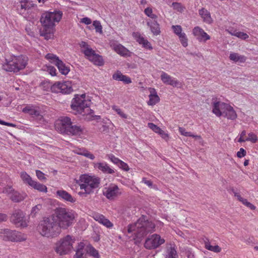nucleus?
Wrapping results in <instances>:
<instances>
[{
    "mask_svg": "<svg viewBox=\"0 0 258 258\" xmlns=\"http://www.w3.org/2000/svg\"><path fill=\"white\" fill-rule=\"evenodd\" d=\"M149 100L148 102V104L149 105H154L156 103L159 102L160 101V98L158 96V95H149Z\"/></svg>",
    "mask_w": 258,
    "mask_h": 258,
    "instance_id": "obj_38",
    "label": "nucleus"
},
{
    "mask_svg": "<svg viewBox=\"0 0 258 258\" xmlns=\"http://www.w3.org/2000/svg\"><path fill=\"white\" fill-rule=\"evenodd\" d=\"M155 230V225L147 218L146 216L142 215L136 222L130 224L127 227V233H134L135 239L141 241L148 233H151Z\"/></svg>",
    "mask_w": 258,
    "mask_h": 258,
    "instance_id": "obj_3",
    "label": "nucleus"
},
{
    "mask_svg": "<svg viewBox=\"0 0 258 258\" xmlns=\"http://www.w3.org/2000/svg\"><path fill=\"white\" fill-rule=\"evenodd\" d=\"M3 65V69L8 72H15L16 69V62L15 60L8 61Z\"/></svg>",
    "mask_w": 258,
    "mask_h": 258,
    "instance_id": "obj_31",
    "label": "nucleus"
},
{
    "mask_svg": "<svg viewBox=\"0 0 258 258\" xmlns=\"http://www.w3.org/2000/svg\"><path fill=\"white\" fill-rule=\"evenodd\" d=\"M30 186L40 192H46L47 191V187L45 185L37 182L34 180Z\"/></svg>",
    "mask_w": 258,
    "mask_h": 258,
    "instance_id": "obj_33",
    "label": "nucleus"
},
{
    "mask_svg": "<svg viewBox=\"0 0 258 258\" xmlns=\"http://www.w3.org/2000/svg\"><path fill=\"white\" fill-rule=\"evenodd\" d=\"M4 192L6 193L9 195V197L12 199L13 201H16V196H15V192L11 186L6 187L4 190Z\"/></svg>",
    "mask_w": 258,
    "mask_h": 258,
    "instance_id": "obj_36",
    "label": "nucleus"
},
{
    "mask_svg": "<svg viewBox=\"0 0 258 258\" xmlns=\"http://www.w3.org/2000/svg\"><path fill=\"white\" fill-rule=\"evenodd\" d=\"M147 24L150 27L151 32L154 35H158L160 33L159 24L156 20H150L147 22Z\"/></svg>",
    "mask_w": 258,
    "mask_h": 258,
    "instance_id": "obj_26",
    "label": "nucleus"
},
{
    "mask_svg": "<svg viewBox=\"0 0 258 258\" xmlns=\"http://www.w3.org/2000/svg\"><path fill=\"white\" fill-rule=\"evenodd\" d=\"M79 154L83 155L91 160H93L95 158L94 155L88 151H83V152L79 153Z\"/></svg>",
    "mask_w": 258,
    "mask_h": 258,
    "instance_id": "obj_50",
    "label": "nucleus"
},
{
    "mask_svg": "<svg viewBox=\"0 0 258 258\" xmlns=\"http://www.w3.org/2000/svg\"><path fill=\"white\" fill-rule=\"evenodd\" d=\"M137 41L140 44L142 45L143 47H144L145 48L149 50H152L153 49L151 43L149 41H148V40L145 39L144 37L139 36Z\"/></svg>",
    "mask_w": 258,
    "mask_h": 258,
    "instance_id": "obj_32",
    "label": "nucleus"
},
{
    "mask_svg": "<svg viewBox=\"0 0 258 258\" xmlns=\"http://www.w3.org/2000/svg\"><path fill=\"white\" fill-rule=\"evenodd\" d=\"M229 58L235 62L243 63L246 61V57L244 55H239L237 53H232L230 54Z\"/></svg>",
    "mask_w": 258,
    "mask_h": 258,
    "instance_id": "obj_29",
    "label": "nucleus"
},
{
    "mask_svg": "<svg viewBox=\"0 0 258 258\" xmlns=\"http://www.w3.org/2000/svg\"><path fill=\"white\" fill-rule=\"evenodd\" d=\"M142 182L147 185L149 187H152L153 185L152 182L150 180H147L146 178H143Z\"/></svg>",
    "mask_w": 258,
    "mask_h": 258,
    "instance_id": "obj_64",
    "label": "nucleus"
},
{
    "mask_svg": "<svg viewBox=\"0 0 258 258\" xmlns=\"http://www.w3.org/2000/svg\"><path fill=\"white\" fill-rule=\"evenodd\" d=\"M199 13L205 22L208 24H211L212 22L210 13L208 10L202 8L199 10Z\"/></svg>",
    "mask_w": 258,
    "mask_h": 258,
    "instance_id": "obj_27",
    "label": "nucleus"
},
{
    "mask_svg": "<svg viewBox=\"0 0 258 258\" xmlns=\"http://www.w3.org/2000/svg\"><path fill=\"white\" fill-rule=\"evenodd\" d=\"M222 116L231 120H235L237 117V114L233 108L227 103L224 111H223Z\"/></svg>",
    "mask_w": 258,
    "mask_h": 258,
    "instance_id": "obj_16",
    "label": "nucleus"
},
{
    "mask_svg": "<svg viewBox=\"0 0 258 258\" xmlns=\"http://www.w3.org/2000/svg\"><path fill=\"white\" fill-rule=\"evenodd\" d=\"M60 121V128L62 133L72 136H80L82 134L83 128L80 125L73 124L70 117H63Z\"/></svg>",
    "mask_w": 258,
    "mask_h": 258,
    "instance_id": "obj_8",
    "label": "nucleus"
},
{
    "mask_svg": "<svg viewBox=\"0 0 258 258\" xmlns=\"http://www.w3.org/2000/svg\"><path fill=\"white\" fill-rule=\"evenodd\" d=\"M85 94L81 95H76L73 99L71 107L76 115H80L81 119L90 121L93 119H100V116L94 115V112L90 108V100L85 99Z\"/></svg>",
    "mask_w": 258,
    "mask_h": 258,
    "instance_id": "obj_1",
    "label": "nucleus"
},
{
    "mask_svg": "<svg viewBox=\"0 0 258 258\" xmlns=\"http://www.w3.org/2000/svg\"><path fill=\"white\" fill-rule=\"evenodd\" d=\"M192 33L200 41L206 42L210 39V36L199 26L193 29Z\"/></svg>",
    "mask_w": 258,
    "mask_h": 258,
    "instance_id": "obj_14",
    "label": "nucleus"
},
{
    "mask_svg": "<svg viewBox=\"0 0 258 258\" xmlns=\"http://www.w3.org/2000/svg\"><path fill=\"white\" fill-rule=\"evenodd\" d=\"M121 190L118 186L115 184L111 183L108 186L104 188L103 195L108 200H113L120 196Z\"/></svg>",
    "mask_w": 258,
    "mask_h": 258,
    "instance_id": "obj_11",
    "label": "nucleus"
},
{
    "mask_svg": "<svg viewBox=\"0 0 258 258\" xmlns=\"http://www.w3.org/2000/svg\"><path fill=\"white\" fill-rule=\"evenodd\" d=\"M40 86L42 87L43 89L45 91H48V89L51 88L50 83L47 82H43L40 84Z\"/></svg>",
    "mask_w": 258,
    "mask_h": 258,
    "instance_id": "obj_55",
    "label": "nucleus"
},
{
    "mask_svg": "<svg viewBox=\"0 0 258 258\" xmlns=\"http://www.w3.org/2000/svg\"><path fill=\"white\" fill-rule=\"evenodd\" d=\"M17 228H23L28 226V218L21 210L17 211Z\"/></svg>",
    "mask_w": 258,
    "mask_h": 258,
    "instance_id": "obj_19",
    "label": "nucleus"
},
{
    "mask_svg": "<svg viewBox=\"0 0 258 258\" xmlns=\"http://www.w3.org/2000/svg\"><path fill=\"white\" fill-rule=\"evenodd\" d=\"M178 37L182 45L184 47H186L188 45V39L186 34L182 33V34L179 35Z\"/></svg>",
    "mask_w": 258,
    "mask_h": 258,
    "instance_id": "obj_42",
    "label": "nucleus"
},
{
    "mask_svg": "<svg viewBox=\"0 0 258 258\" xmlns=\"http://www.w3.org/2000/svg\"><path fill=\"white\" fill-rule=\"evenodd\" d=\"M112 78L113 79L116 81H122L123 83L127 84H130L132 82L131 78L125 75H123L119 71H116L112 75Z\"/></svg>",
    "mask_w": 258,
    "mask_h": 258,
    "instance_id": "obj_25",
    "label": "nucleus"
},
{
    "mask_svg": "<svg viewBox=\"0 0 258 258\" xmlns=\"http://www.w3.org/2000/svg\"><path fill=\"white\" fill-rule=\"evenodd\" d=\"M83 52L89 60H90L92 57L94 56L96 53L95 51L90 47H87L86 49H84Z\"/></svg>",
    "mask_w": 258,
    "mask_h": 258,
    "instance_id": "obj_40",
    "label": "nucleus"
},
{
    "mask_svg": "<svg viewBox=\"0 0 258 258\" xmlns=\"http://www.w3.org/2000/svg\"><path fill=\"white\" fill-rule=\"evenodd\" d=\"M90 60L93 61L95 64L97 66H101L103 64V60L102 57L96 53L95 54L94 56L91 58Z\"/></svg>",
    "mask_w": 258,
    "mask_h": 258,
    "instance_id": "obj_35",
    "label": "nucleus"
},
{
    "mask_svg": "<svg viewBox=\"0 0 258 258\" xmlns=\"http://www.w3.org/2000/svg\"><path fill=\"white\" fill-rule=\"evenodd\" d=\"M94 167L101 171L105 174H113L115 172L114 170L108 166L105 162L94 163Z\"/></svg>",
    "mask_w": 258,
    "mask_h": 258,
    "instance_id": "obj_20",
    "label": "nucleus"
},
{
    "mask_svg": "<svg viewBox=\"0 0 258 258\" xmlns=\"http://www.w3.org/2000/svg\"><path fill=\"white\" fill-rule=\"evenodd\" d=\"M75 242V238L67 235L56 242L54 250L59 255L67 254L73 249V245Z\"/></svg>",
    "mask_w": 258,
    "mask_h": 258,
    "instance_id": "obj_7",
    "label": "nucleus"
},
{
    "mask_svg": "<svg viewBox=\"0 0 258 258\" xmlns=\"http://www.w3.org/2000/svg\"><path fill=\"white\" fill-rule=\"evenodd\" d=\"M109 159L110 160L114 163V164L116 165H118L120 160H119L118 158L115 157L113 155H110L109 156Z\"/></svg>",
    "mask_w": 258,
    "mask_h": 258,
    "instance_id": "obj_58",
    "label": "nucleus"
},
{
    "mask_svg": "<svg viewBox=\"0 0 258 258\" xmlns=\"http://www.w3.org/2000/svg\"><path fill=\"white\" fill-rule=\"evenodd\" d=\"M47 71L48 73L52 76L56 75V69L55 68L51 66H47Z\"/></svg>",
    "mask_w": 258,
    "mask_h": 258,
    "instance_id": "obj_52",
    "label": "nucleus"
},
{
    "mask_svg": "<svg viewBox=\"0 0 258 258\" xmlns=\"http://www.w3.org/2000/svg\"><path fill=\"white\" fill-rule=\"evenodd\" d=\"M93 25L94 26L96 32H98L100 34H102L103 33L102 27L99 21H94L93 23Z\"/></svg>",
    "mask_w": 258,
    "mask_h": 258,
    "instance_id": "obj_43",
    "label": "nucleus"
},
{
    "mask_svg": "<svg viewBox=\"0 0 258 258\" xmlns=\"http://www.w3.org/2000/svg\"><path fill=\"white\" fill-rule=\"evenodd\" d=\"M206 239L207 241H205V247L206 249L215 252H220L221 251V247H220L218 245H211L209 241V240L207 238Z\"/></svg>",
    "mask_w": 258,
    "mask_h": 258,
    "instance_id": "obj_34",
    "label": "nucleus"
},
{
    "mask_svg": "<svg viewBox=\"0 0 258 258\" xmlns=\"http://www.w3.org/2000/svg\"><path fill=\"white\" fill-rule=\"evenodd\" d=\"M50 90L53 93H61L62 94H70L73 92L72 82L64 81L62 83L57 82L51 85Z\"/></svg>",
    "mask_w": 258,
    "mask_h": 258,
    "instance_id": "obj_9",
    "label": "nucleus"
},
{
    "mask_svg": "<svg viewBox=\"0 0 258 258\" xmlns=\"http://www.w3.org/2000/svg\"><path fill=\"white\" fill-rule=\"evenodd\" d=\"M55 66L57 67L59 71L62 75H67L70 71V68L67 66L60 59L56 62Z\"/></svg>",
    "mask_w": 258,
    "mask_h": 258,
    "instance_id": "obj_28",
    "label": "nucleus"
},
{
    "mask_svg": "<svg viewBox=\"0 0 258 258\" xmlns=\"http://www.w3.org/2000/svg\"><path fill=\"white\" fill-rule=\"evenodd\" d=\"M19 3L20 4L17 8V12L24 17L27 16L28 11L29 10L37 7V5L30 0H19Z\"/></svg>",
    "mask_w": 258,
    "mask_h": 258,
    "instance_id": "obj_13",
    "label": "nucleus"
},
{
    "mask_svg": "<svg viewBox=\"0 0 258 258\" xmlns=\"http://www.w3.org/2000/svg\"><path fill=\"white\" fill-rule=\"evenodd\" d=\"M55 222L61 228L66 229L72 225L74 219V214L70 210L62 207L56 208L51 215Z\"/></svg>",
    "mask_w": 258,
    "mask_h": 258,
    "instance_id": "obj_4",
    "label": "nucleus"
},
{
    "mask_svg": "<svg viewBox=\"0 0 258 258\" xmlns=\"http://www.w3.org/2000/svg\"><path fill=\"white\" fill-rule=\"evenodd\" d=\"M57 196L60 199L71 203H74L76 201L74 199L69 192L64 190H58L56 191Z\"/></svg>",
    "mask_w": 258,
    "mask_h": 258,
    "instance_id": "obj_23",
    "label": "nucleus"
},
{
    "mask_svg": "<svg viewBox=\"0 0 258 258\" xmlns=\"http://www.w3.org/2000/svg\"><path fill=\"white\" fill-rule=\"evenodd\" d=\"M88 252L91 255L94 256L95 258H99V254L98 252V251L95 249L94 247H93L92 246H90L89 247V250Z\"/></svg>",
    "mask_w": 258,
    "mask_h": 258,
    "instance_id": "obj_45",
    "label": "nucleus"
},
{
    "mask_svg": "<svg viewBox=\"0 0 258 258\" xmlns=\"http://www.w3.org/2000/svg\"><path fill=\"white\" fill-rule=\"evenodd\" d=\"M28 58L25 55L17 56V71L25 68L28 63Z\"/></svg>",
    "mask_w": 258,
    "mask_h": 258,
    "instance_id": "obj_24",
    "label": "nucleus"
},
{
    "mask_svg": "<svg viewBox=\"0 0 258 258\" xmlns=\"http://www.w3.org/2000/svg\"><path fill=\"white\" fill-rule=\"evenodd\" d=\"M165 242V240L161 238L157 234H154L149 236L146 239L144 246L148 249H155Z\"/></svg>",
    "mask_w": 258,
    "mask_h": 258,
    "instance_id": "obj_10",
    "label": "nucleus"
},
{
    "mask_svg": "<svg viewBox=\"0 0 258 258\" xmlns=\"http://www.w3.org/2000/svg\"><path fill=\"white\" fill-rule=\"evenodd\" d=\"M246 152L243 148H240L239 151L237 153V156L238 158H242L246 155Z\"/></svg>",
    "mask_w": 258,
    "mask_h": 258,
    "instance_id": "obj_56",
    "label": "nucleus"
},
{
    "mask_svg": "<svg viewBox=\"0 0 258 258\" xmlns=\"http://www.w3.org/2000/svg\"><path fill=\"white\" fill-rule=\"evenodd\" d=\"M237 37L243 40H245L247 39L249 37V36L246 33L239 31Z\"/></svg>",
    "mask_w": 258,
    "mask_h": 258,
    "instance_id": "obj_59",
    "label": "nucleus"
},
{
    "mask_svg": "<svg viewBox=\"0 0 258 258\" xmlns=\"http://www.w3.org/2000/svg\"><path fill=\"white\" fill-rule=\"evenodd\" d=\"M172 5L173 7V9L177 10V11L182 12L183 11V8L181 4L176 2H173Z\"/></svg>",
    "mask_w": 258,
    "mask_h": 258,
    "instance_id": "obj_51",
    "label": "nucleus"
},
{
    "mask_svg": "<svg viewBox=\"0 0 258 258\" xmlns=\"http://www.w3.org/2000/svg\"><path fill=\"white\" fill-rule=\"evenodd\" d=\"M226 104V103L220 101L214 102L212 105V112L218 117L222 116Z\"/></svg>",
    "mask_w": 258,
    "mask_h": 258,
    "instance_id": "obj_18",
    "label": "nucleus"
},
{
    "mask_svg": "<svg viewBox=\"0 0 258 258\" xmlns=\"http://www.w3.org/2000/svg\"><path fill=\"white\" fill-rule=\"evenodd\" d=\"M111 46L116 53L120 55L123 56H130L129 50L121 44L113 43L111 44Z\"/></svg>",
    "mask_w": 258,
    "mask_h": 258,
    "instance_id": "obj_21",
    "label": "nucleus"
},
{
    "mask_svg": "<svg viewBox=\"0 0 258 258\" xmlns=\"http://www.w3.org/2000/svg\"><path fill=\"white\" fill-rule=\"evenodd\" d=\"M172 28L173 30L174 33L178 36L182 34V28L180 25H173Z\"/></svg>",
    "mask_w": 258,
    "mask_h": 258,
    "instance_id": "obj_47",
    "label": "nucleus"
},
{
    "mask_svg": "<svg viewBox=\"0 0 258 258\" xmlns=\"http://www.w3.org/2000/svg\"><path fill=\"white\" fill-rule=\"evenodd\" d=\"M118 166L124 171H128L130 169L128 165L121 160L120 161Z\"/></svg>",
    "mask_w": 258,
    "mask_h": 258,
    "instance_id": "obj_53",
    "label": "nucleus"
},
{
    "mask_svg": "<svg viewBox=\"0 0 258 258\" xmlns=\"http://www.w3.org/2000/svg\"><path fill=\"white\" fill-rule=\"evenodd\" d=\"M84 247L85 244L84 243L80 242L78 243L74 258H84Z\"/></svg>",
    "mask_w": 258,
    "mask_h": 258,
    "instance_id": "obj_30",
    "label": "nucleus"
},
{
    "mask_svg": "<svg viewBox=\"0 0 258 258\" xmlns=\"http://www.w3.org/2000/svg\"><path fill=\"white\" fill-rule=\"evenodd\" d=\"M17 111H22L25 113L29 114L32 117L39 121L43 119V116L40 114L38 108L32 105H28L24 107L22 106H17Z\"/></svg>",
    "mask_w": 258,
    "mask_h": 258,
    "instance_id": "obj_12",
    "label": "nucleus"
},
{
    "mask_svg": "<svg viewBox=\"0 0 258 258\" xmlns=\"http://www.w3.org/2000/svg\"><path fill=\"white\" fill-rule=\"evenodd\" d=\"M26 197L27 195L25 193L17 194V203L24 200Z\"/></svg>",
    "mask_w": 258,
    "mask_h": 258,
    "instance_id": "obj_60",
    "label": "nucleus"
},
{
    "mask_svg": "<svg viewBox=\"0 0 258 258\" xmlns=\"http://www.w3.org/2000/svg\"><path fill=\"white\" fill-rule=\"evenodd\" d=\"M0 237L5 241H15L16 234L15 231L8 229H1L0 231Z\"/></svg>",
    "mask_w": 258,
    "mask_h": 258,
    "instance_id": "obj_15",
    "label": "nucleus"
},
{
    "mask_svg": "<svg viewBox=\"0 0 258 258\" xmlns=\"http://www.w3.org/2000/svg\"><path fill=\"white\" fill-rule=\"evenodd\" d=\"M38 230L42 236L47 237H56L61 232L59 225L52 216L41 221L38 226Z\"/></svg>",
    "mask_w": 258,
    "mask_h": 258,
    "instance_id": "obj_5",
    "label": "nucleus"
},
{
    "mask_svg": "<svg viewBox=\"0 0 258 258\" xmlns=\"http://www.w3.org/2000/svg\"><path fill=\"white\" fill-rule=\"evenodd\" d=\"M158 134L161 136V137L166 141H167L169 139V136L167 133L165 132L162 130H160V132Z\"/></svg>",
    "mask_w": 258,
    "mask_h": 258,
    "instance_id": "obj_57",
    "label": "nucleus"
},
{
    "mask_svg": "<svg viewBox=\"0 0 258 258\" xmlns=\"http://www.w3.org/2000/svg\"><path fill=\"white\" fill-rule=\"evenodd\" d=\"M248 138H246V141H251L253 143H255L257 141V138L256 135L253 133H250L248 134Z\"/></svg>",
    "mask_w": 258,
    "mask_h": 258,
    "instance_id": "obj_48",
    "label": "nucleus"
},
{
    "mask_svg": "<svg viewBox=\"0 0 258 258\" xmlns=\"http://www.w3.org/2000/svg\"><path fill=\"white\" fill-rule=\"evenodd\" d=\"M161 80L164 84L170 85L173 87H177L179 83L177 80L172 78L170 76L164 72H162L161 75Z\"/></svg>",
    "mask_w": 258,
    "mask_h": 258,
    "instance_id": "obj_17",
    "label": "nucleus"
},
{
    "mask_svg": "<svg viewBox=\"0 0 258 258\" xmlns=\"http://www.w3.org/2000/svg\"><path fill=\"white\" fill-rule=\"evenodd\" d=\"M179 133L185 137H192L193 138H200V136H195L191 134L190 132H187L186 131L185 129L182 127H179L178 128Z\"/></svg>",
    "mask_w": 258,
    "mask_h": 258,
    "instance_id": "obj_41",
    "label": "nucleus"
},
{
    "mask_svg": "<svg viewBox=\"0 0 258 258\" xmlns=\"http://www.w3.org/2000/svg\"><path fill=\"white\" fill-rule=\"evenodd\" d=\"M45 58L49 60L51 63H53L54 65L59 60L58 57L52 53H47L45 55Z\"/></svg>",
    "mask_w": 258,
    "mask_h": 258,
    "instance_id": "obj_39",
    "label": "nucleus"
},
{
    "mask_svg": "<svg viewBox=\"0 0 258 258\" xmlns=\"http://www.w3.org/2000/svg\"><path fill=\"white\" fill-rule=\"evenodd\" d=\"M36 174L37 178L40 180H43L46 179V177H45L44 174L40 170H36Z\"/></svg>",
    "mask_w": 258,
    "mask_h": 258,
    "instance_id": "obj_54",
    "label": "nucleus"
},
{
    "mask_svg": "<svg viewBox=\"0 0 258 258\" xmlns=\"http://www.w3.org/2000/svg\"><path fill=\"white\" fill-rule=\"evenodd\" d=\"M26 239V236L23 234L21 235L20 233L18 234L17 233V242L18 241H23Z\"/></svg>",
    "mask_w": 258,
    "mask_h": 258,
    "instance_id": "obj_63",
    "label": "nucleus"
},
{
    "mask_svg": "<svg viewBox=\"0 0 258 258\" xmlns=\"http://www.w3.org/2000/svg\"><path fill=\"white\" fill-rule=\"evenodd\" d=\"M21 177L24 183L28 184L30 186L33 183V181H34L31 177L25 172L21 173Z\"/></svg>",
    "mask_w": 258,
    "mask_h": 258,
    "instance_id": "obj_37",
    "label": "nucleus"
},
{
    "mask_svg": "<svg viewBox=\"0 0 258 258\" xmlns=\"http://www.w3.org/2000/svg\"><path fill=\"white\" fill-rule=\"evenodd\" d=\"M94 219L96 221L102 224L107 228H110L113 227V224L108 219H106L103 215L101 214H95L94 217Z\"/></svg>",
    "mask_w": 258,
    "mask_h": 258,
    "instance_id": "obj_22",
    "label": "nucleus"
},
{
    "mask_svg": "<svg viewBox=\"0 0 258 258\" xmlns=\"http://www.w3.org/2000/svg\"><path fill=\"white\" fill-rule=\"evenodd\" d=\"M62 16V12L61 11H46L42 13L40 19L42 26L40 30V36L46 40L52 38L55 23L59 22Z\"/></svg>",
    "mask_w": 258,
    "mask_h": 258,
    "instance_id": "obj_2",
    "label": "nucleus"
},
{
    "mask_svg": "<svg viewBox=\"0 0 258 258\" xmlns=\"http://www.w3.org/2000/svg\"><path fill=\"white\" fill-rule=\"evenodd\" d=\"M100 179L95 176H91L88 174H82L79 179L76 180V183L78 184L81 189H84L85 192L80 195H88L93 192V189L99 187Z\"/></svg>",
    "mask_w": 258,
    "mask_h": 258,
    "instance_id": "obj_6",
    "label": "nucleus"
},
{
    "mask_svg": "<svg viewBox=\"0 0 258 258\" xmlns=\"http://www.w3.org/2000/svg\"><path fill=\"white\" fill-rule=\"evenodd\" d=\"M42 209V205L41 204H38L32 208L31 211V216L34 217L35 215L39 212V211Z\"/></svg>",
    "mask_w": 258,
    "mask_h": 258,
    "instance_id": "obj_44",
    "label": "nucleus"
},
{
    "mask_svg": "<svg viewBox=\"0 0 258 258\" xmlns=\"http://www.w3.org/2000/svg\"><path fill=\"white\" fill-rule=\"evenodd\" d=\"M81 22L86 25H89L92 23L91 20L87 17L83 18L81 19Z\"/></svg>",
    "mask_w": 258,
    "mask_h": 258,
    "instance_id": "obj_62",
    "label": "nucleus"
},
{
    "mask_svg": "<svg viewBox=\"0 0 258 258\" xmlns=\"http://www.w3.org/2000/svg\"><path fill=\"white\" fill-rule=\"evenodd\" d=\"M112 109L116 111V112L122 118H127V115L125 114L121 109L118 108L116 106H113L112 107Z\"/></svg>",
    "mask_w": 258,
    "mask_h": 258,
    "instance_id": "obj_46",
    "label": "nucleus"
},
{
    "mask_svg": "<svg viewBox=\"0 0 258 258\" xmlns=\"http://www.w3.org/2000/svg\"><path fill=\"white\" fill-rule=\"evenodd\" d=\"M243 205L246 206L247 207L249 208L250 209L254 210L255 209L256 207L255 206L252 205L250 202H248L247 200H245L244 203H243Z\"/></svg>",
    "mask_w": 258,
    "mask_h": 258,
    "instance_id": "obj_61",
    "label": "nucleus"
},
{
    "mask_svg": "<svg viewBox=\"0 0 258 258\" xmlns=\"http://www.w3.org/2000/svg\"><path fill=\"white\" fill-rule=\"evenodd\" d=\"M148 126L156 133H158L161 130V128L157 125L151 122L148 123Z\"/></svg>",
    "mask_w": 258,
    "mask_h": 258,
    "instance_id": "obj_49",
    "label": "nucleus"
}]
</instances>
